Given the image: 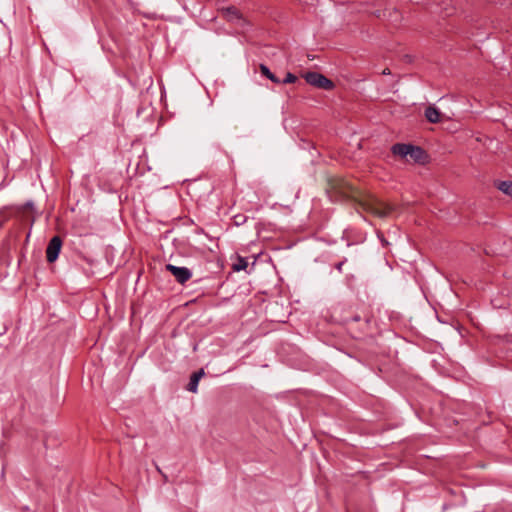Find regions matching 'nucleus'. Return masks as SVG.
<instances>
[{
	"instance_id": "1",
	"label": "nucleus",
	"mask_w": 512,
	"mask_h": 512,
	"mask_svg": "<svg viewBox=\"0 0 512 512\" xmlns=\"http://www.w3.org/2000/svg\"><path fill=\"white\" fill-rule=\"evenodd\" d=\"M306 82L317 88L330 90L333 88V82L318 72H308L304 76Z\"/></svg>"
},
{
	"instance_id": "2",
	"label": "nucleus",
	"mask_w": 512,
	"mask_h": 512,
	"mask_svg": "<svg viewBox=\"0 0 512 512\" xmlns=\"http://www.w3.org/2000/svg\"><path fill=\"white\" fill-rule=\"evenodd\" d=\"M62 247V239L59 236H54L48 243L46 249V258L49 263L57 260Z\"/></svg>"
},
{
	"instance_id": "3",
	"label": "nucleus",
	"mask_w": 512,
	"mask_h": 512,
	"mask_svg": "<svg viewBox=\"0 0 512 512\" xmlns=\"http://www.w3.org/2000/svg\"><path fill=\"white\" fill-rule=\"evenodd\" d=\"M166 269L175 277V279L181 283L184 284L187 282L191 277L192 273L191 271L186 267H178L172 264H167Z\"/></svg>"
},
{
	"instance_id": "4",
	"label": "nucleus",
	"mask_w": 512,
	"mask_h": 512,
	"mask_svg": "<svg viewBox=\"0 0 512 512\" xmlns=\"http://www.w3.org/2000/svg\"><path fill=\"white\" fill-rule=\"evenodd\" d=\"M366 207H367V210H369L371 213H373L379 217L387 216L392 210V208L389 205L384 204L380 201H376V200L373 202L367 203Z\"/></svg>"
},
{
	"instance_id": "5",
	"label": "nucleus",
	"mask_w": 512,
	"mask_h": 512,
	"mask_svg": "<svg viewBox=\"0 0 512 512\" xmlns=\"http://www.w3.org/2000/svg\"><path fill=\"white\" fill-rule=\"evenodd\" d=\"M408 158L409 162L423 164L426 162L427 154L422 148L412 145L411 150H409Z\"/></svg>"
},
{
	"instance_id": "6",
	"label": "nucleus",
	"mask_w": 512,
	"mask_h": 512,
	"mask_svg": "<svg viewBox=\"0 0 512 512\" xmlns=\"http://www.w3.org/2000/svg\"><path fill=\"white\" fill-rule=\"evenodd\" d=\"M411 144H402L397 143L394 144L391 148V152L394 156H397L407 162H409L408 154L409 150H411Z\"/></svg>"
},
{
	"instance_id": "7",
	"label": "nucleus",
	"mask_w": 512,
	"mask_h": 512,
	"mask_svg": "<svg viewBox=\"0 0 512 512\" xmlns=\"http://www.w3.org/2000/svg\"><path fill=\"white\" fill-rule=\"evenodd\" d=\"M205 375L204 369H200L197 372L193 373L190 377V381L187 387V390L196 393L198 391V384L200 379Z\"/></svg>"
},
{
	"instance_id": "8",
	"label": "nucleus",
	"mask_w": 512,
	"mask_h": 512,
	"mask_svg": "<svg viewBox=\"0 0 512 512\" xmlns=\"http://www.w3.org/2000/svg\"><path fill=\"white\" fill-rule=\"evenodd\" d=\"M221 12L223 16L228 19L229 21H238L240 20V14L239 11L235 7H226L222 8Z\"/></svg>"
},
{
	"instance_id": "9",
	"label": "nucleus",
	"mask_w": 512,
	"mask_h": 512,
	"mask_svg": "<svg viewBox=\"0 0 512 512\" xmlns=\"http://www.w3.org/2000/svg\"><path fill=\"white\" fill-rule=\"evenodd\" d=\"M425 117L431 123H437L440 121V111L432 106H429L425 110Z\"/></svg>"
},
{
	"instance_id": "10",
	"label": "nucleus",
	"mask_w": 512,
	"mask_h": 512,
	"mask_svg": "<svg viewBox=\"0 0 512 512\" xmlns=\"http://www.w3.org/2000/svg\"><path fill=\"white\" fill-rule=\"evenodd\" d=\"M496 186L501 192L512 197V181H499Z\"/></svg>"
},
{
	"instance_id": "11",
	"label": "nucleus",
	"mask_w": 512,
	"mask_h": 512,
	"mask_svg": "<svg viewBox=\"0 0 512 512\" xmlns=\"http://www.w3.org/2000/svg\"><path fill=\"white\" fill-rule=\"evenodd\" d=\"M260 70H261V73L266 76L268 79H270L272 82L276 83V84H279L281 83L280 79L277 78L270 70L267 66L265 65H260Z\"/></svg>"
},
{
	"instance_id": "12",
	"label": "nucleus",
	"mask_w": 512,
	"mask_h": 512,
	"mask_svg": "<svg viewBox=\"0 0 512 512\" xmlns=\"http://www.w3.org/2000/svg\"><path fill=\"white\" fill-rule=\"evenodd\" d=\"M247 266V260L243 257H238L237 262L233 265V270L239 272L241 270H245Z\"/></svg>"
},
{
	"instance_id": "13",
	"label": "nucleus",
	"mask_w": 512,
	"mask_h": 512,
	"mask_svg": "<svg viewBox=\"0 0 512 512\" xmlns=\"http://www.w3.org/2000/svg\"><path fill=\"white\" fill-rule=\"evenodd\" d=\"M297 80V77L292 73H287L286 77L283 79L284 84L294 83Z\"/></svg>"
},
{
	"instance_id": "14",
	"label": "nucleus",
	"mask_w": 512,
	"mask_h": 512,
	"mask_svg": "<svg viewBox=\"0 0 512 512\" xmlns=\"http://www.w3.org/2000/svg\"><path fill=\"white\" fill-rule=\"evenodd\" d=\"M382 74L384 75H389L390 74V70L388 68H385L383 71H382Z\"/></svg>"
}]
</instances>
